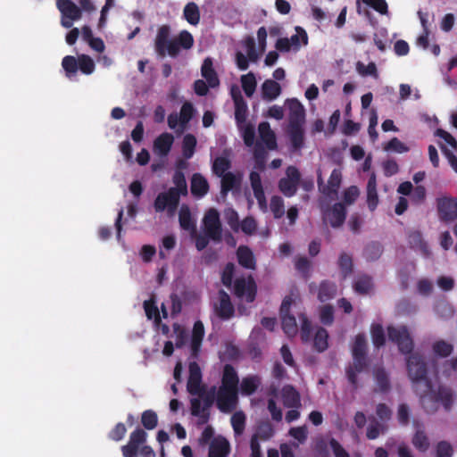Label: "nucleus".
Wrapping results in <instances>:
<instances>
[{"label": "nucleus", "mask_w": 457, "mask_h": 457, "mask_svg": "<svg viewBox=\"0 0 457 457\" xmlns=\"http://www.w3.org/2000/svg\"><path fill=\"white\" fill-rule=\"evenodd\" d=\"M261 384V379L258 376H248L242 379L240 389L241 393L245 395H253Z\"/></svg>", "instance_id": "obj_38"}, {"label": "nucleus", "mask_w": 457, "mask_h": 457, "mask_svg": "<svg viewBox=\"0 0 457 457\" xmlns=\"http://www.w3.org/2000/svg\"><path fill=\"white\" fill-rule=\"evenodd\" d=\"M367 204L371 212H373L378 204L377 179L374 173L370 176L367 183Z\"/></svg>", "instance_id": "obj_29"}, {"label": "nucleus", "mask_w": 457, "mask_h": 457, "mask_svg": "<svg viewBox=\"0 0 457 457\" xmlns=\"http://www.w3.org/2000/svg\"><path fill=\"white\" fill-rule=\"evenodd\" d=\"M437 212L441 220L448 222L457 219V198L444 196L437 199Z\"/></svg>", "instance_id": "obj_16"}, {"label": "nucleus", "mask_w": 457, "mask_h": 457, "mask_svg": "<svg viewBox=\"0 0 457 457\" xmlns=\"http://www.w3.org/2000/svg\"><path fill=\"white\" fill-rule=\"evenodd\" d=\"M320 320L325 326H330L334 322V308L330 304H325L320 308Z\"/></svg>", "instance_id": "obj_55"}, {"label": "nucleus", "mask_w": 457, "mask_h": 457, "mask_svg": "<svg viewBox=\"0 0 457 457\" xmlns=\"http://www.w3.org/2000/svg\"><path fill=\"white\" fill-rule=\"evenodd\" d=\"M356 70L361 76H372L378 78V70L374 62H370L368 65L363 64L361 62H358L356 64Z\"/></svg>", "instance_id": "obj_62"}, {"label": "nucleus", "mask_w": 457, "mask_h": 457, "mask_svg": "<svg viewBox=\"0 0 457 457\" xmlns=\"http://www.w3.org/2000/svg\"><path fill=\"white\" fill-rule=\"evenodd\" d=\"M346 208L343 203H336L330 208L323 211V220L334 228H340L346 218Z\"/></svg>", "instance_id": "obj_17"}, {"label": "nucleus", "mask_w": 457, "mask_h": 457, "mask_svg": "<svg viewBox=\"0 0 457 457\" xmlns=\"http://www.w3.org/2000/svg\"><path fill=\"white\" fill-rule=\"evenodd\" d=\"M238 383L239 378L235 368L231 364H225L223 368L220 386L238 388Z\"/></svg>", "instance_id": "obj_33"}, {"label": "nucleus", "mask_w": 457, "mask_h": 457, "mask_svg": "<svg viewBox=\"0 0 457 457\" xmlns=\"http://www.w3.org/2000/svg\"><path fill=\"white\" fill-rule=\"evenodd\" d=\"M233 293L238 298H245L247 303H253L257 294V285L252 275L246 278L244 277L237 278L234 281Z\"/></svg>", "instance_id": "obj_7"}, {"label": "nucleus", "mask_w": 457, "mask_h": 457, "mask_svg": "<svg viewBox=\"0 0 457 457\" xmlns=\"http://www.w3.org/2000/svg\"><path fill=\"white\" fill-rule=\"evenodd\" d=\"M242 88L247 97H251L255 92L257 82L253 72L241 76Z\"/></svg>", "instance_id": "obj_45"}, {"label": "nucleus", "mask_w": 457, "mask_h": 457, "mask_svg": "<svg viewBox=\"0 0 457 457\" xmlns=\"http://www.w3.org/2000/svg\"><path fill=\"white\" fill-rule=\"evenodd\" d=\"M147 433L141 428H136L129 435V439L127 445L121 446V453L123 457H137L138 451L146 442Z\"/></svg>", "instance_id": "obj_13"}, {"label": "nucleus", "mask_w": 457, "mask_h": 457, "mask_svg": "<svg viewBox=\"0 0 457 457\" xmlns=\"http://www.w3.org/2000/svg\"><path fill=\"white\" fill-rule=\"evenodd\" d=\"M281 94L280 85L273 79H266L262 85V97L265 101H273Z\"/></svg>", "instance_id": "obj_27"}, {"label": "nucleus", "mask_w": 457, "mask_h": 457, "mask_svg": "<svg viewBox=\"0 0 457 457\" xmlns=\"http://www.w3.org/2000/svg\"><path fill=\"white\" fill-rule=\"evenodd\" d=\"M201 74L205 79L210 87H216L220 85V79L213 68L212 60L207 57L204 60L201 67Z\"/></svg>", "instance_id": "obj_22"}, {"label": "nucleus", "mask_w": 457, "mask_h": 457, "mask_svg": "<svg viewBox=\"0 0 457 457\" xmlns=\"http://www.w3.org/2000/svg\"><path fill=\"white\" fill-rule=\"evenodd\" d=\"M328 333L326 328L319 327L313 337V347L319 353H323L328 347Z\"/></svg>", "instance_id": "obj_35"}, {"label": "nucleus", "mask_w": 457, "mask_h": 457, "mask_svg": "<svg viewBox=\"0 0 457 457\" xmlns=\"http://www.w3.org/2000/svg\"><path fill=\"white\" fill-rule=\"evenodd\" d=\"M436 457H452L453 453V447L446 441H440L436 447Z\"/></svg>", "instance_id": "obj_64"}, {"label": "nucleus", "mask_w": 457, "mask_h": 457, "mask_svg": "<svg viewBox=\"0 0 457 457\" xmlns=\"http://www.w3.org/2000/svg\"><path fill=\"white\" fill-rule=\"evenodd\" d=\"M56 4L62 13L61 23L64 28H71L74 21L80 19L81 10L74 2H56Z\"/></svg>", "instance_id": "obj_15"}, {"label": "nucleus", "mask_w": 457, "mask_h": 457, "mask_svg": "<svg viewBox=\"0 0 457 457\" xmlns=\"http://www.w3.org/2000/svg\"><path fill=\"white\" fill-rule=\"evenodd\" d=\"M95 62L93 59L86 54H81L78 57V69L86 75H89L95 71Z\"/></svg>", "instance_id": "obj_52"}, {"label": "nucleus", "mask_w": 457, "mask_h": 457, "mask_svg": "<svg viewBox=\"0 0 457 457\" xmlns=\"http://www.w3.org/2000/svg\"><path fill=\"white\" fill-rule=\"evenodd\" d=\"M190 399V412L194 417L199 418L198 423L203 425L208 422L210 419V409L213 405L217 398L216 386H212L209 390L203 389L200 395H195Z\"/></svg>", "instance_id": "obj_4"}, {"label": "nucleus", "mask_w": 457, "mask_h": 457, "mask_svg": "<svg viewBox=\"0 0 457 457\" xmlns=\"http://www.w3.org/2000/svg\"><path fill=\"white\" fill-rule=\"evenodd\" d=\"M408 243L411 248L424 251L427 247L420 231H412L408 236Z\"/></svg>", "instance_id": "obj_60"}, {"label": "nucleus", "mask_w": 457, "mask_h": 457, "mask_svg": "<svg viewBox=\"0 0 457 457\" xmlns=\"http://www.w3.org/2000/svg\"><path fill=\"white\" fill-rule=\"evenodd\" d=\"M183 16L191 25H197L200 21V10L195 2H188L184 7Z\"/></svg>", "instance_id": "obj_37"}, {"label": "nucleus", "mask_w": 457, "mask_h": 457, "mask_svg": "<svg viewBox=\"0 0 457 457\" xmlns=\"http://www.w3.org/2000/svg\"><path fill=\"white\" fill-rule=\"evenodd\" d=\"M412 445L420 452H426L429 447V441L423 430H417L412 437Z\"/></svg>", "instance_id": "obj_50"}, {"label": "nucleus", "mask_w": 457, "mask_h": 457, "mask_svg": "<svg viewBox=\"0 0 457 457\" xmlns=\"http://www.w3.org/2000/svg\"><path fill=\"white\" fill-rule=\"evenodd\" d=\"M270 211L273 213L275 219H280L285 214V204L282 197L278 195H273L270 199Z\"/></svg>", "instance_id": "obj_53"}, {"label": "nucleus", "mask_w": 457, "mask_h": 457, "mask_svg": "<svg viewBox=\"0 0 457 457\" xmlns=\"http://www.w3.org/2000/svg\"><path fill=\"white\" fill-rule=\"evenodd\" d=\"M250 184L253 195L258 202V205L262 212L267 211V199L262 184L261 175L257 171H251L249 175Z\"/></svg>", "instance_id": "obj_19"}, {"label": "nucleus", "mask_w": 457, "mask_h": 457, "mask_svg": "<svg viewBox=\"0 0 457 457\" xmlns=\"http://www.w3.org/2000/svg\"><path fill=\"white\" fill-rule=\"evenodd\" d=\"M189 376L187 383V390L191 395H200L206 387L202 382V371L197 362L189 363Z\"/></svg>", "instance_id": "obj_18"}, {"label": "nucleus", "mask_w": 457, "mask_h": 457, "mask_svg": "<svg viewBox=\"0 0 457 457\" xmlns=\"http://www.w3.org/2000/svg\"><path fill=\"white\" fill-rule=\"evenodd\" d=\"M176 189H168L166 192L160 193L154 203V208L156 212H162L167 210L168 214L173 215L179 204V198L175 192Z\"/></svg>", "instance_id": "obj_11"}, {"label": "nucleus", "mask_w": 457, "mask_h": 457, "mask_svg": "<svg viewBox=\"0 0 457 457\" xmlns=\"http://www.w3.org/2000/svg\"><path fill=\"white\" fill-rule=\"evenodd\" d=\"M289 109L287 133L294 150H300L305 140V110L303 105L295 98L287 100Z\"/></svg>", "instance_id": "obj_3"}, {"label": "nucleus", "mask_w": 457, "mask_h": 457, "mask_svg": "<svg viewBox=\"0 0 457 457\" xmlns=\"http://www.w3.org/2000/svg\"><path fill=\"white\" fill-rule=\"evenodd\" d=\"M338 267L344 278H346L353 272V259L346 253H342L338 259Z\"/></svg>", "instance_id": "obj_47"}, {"label": "nucleus", "mask_w": 457, "mask_h": 457, "mask_svg": "<svg viewBox=\"0 0 457 457\" xmlns=\"http://www.w3.org/2000/svg\"><path fill=\"white\" fill-rule=\"evenodd\" d=\"M235 103V119L238 126L245 123L247 118V104L243 96L238 95H232Z\"/></svg>", "instance_id": "obj_31"}, {"label": "nucleus", "mask_w": 457, "mask_h": 457, "mask_svg": "<svg viewBox=\"0 0 457 457\" xmlns=\"http://www.w3.org/2000/svg\"><path fill=\"white\" fill-rule=\"evenodd\" d=\"M230 167L231 162L229 159L224 156H218L215 158L213 162L212 170L214 174H216L218 177H221L222 175L228 172Z\"/></svg>", "instance_id": "obj_48"}, {"label": "nucleus", "mask_w": 457, "mask_h": 457, "mask_svg": "<svg viewBox=\"0 0 457 457\" xmlns=\"http://www.w3.org/2000/svg\"><path fill=\"white\" fill-rule=\"evenodd\" d=\"M231 426L236 435H241L245 430V415L243 411H237L231 417Z\"/></svg>", "instance_id": "obj_54"}, {"label": "nucleus", "mask_w": 457, "mask_h": 457, "mask_svg": "<svg viewBox=\"0 0 457 457\" xmlns=\"http://www.w3.org/2000/svg\"><path fill=\"white\" fill-rule=\"evenodd\" d=\"M172 180L173 183L175 184V187H170V189H176L175 192L177 193L179 198L180 197V195H187V185L183 171L175 170Z\"/></svg>", "instance_id": "obj_44"}, {"label": "nucleus", "mask_w": 457, "mask_h": 457, "mask_svg": "<svg viewBox=\"0 0 457 457\" xmlns=\"http://www.w3.org/2000/svg\"><path fill=\"white\" fill-rule=\"evenodd\" d=\"M353 355H367V343L364 335L358 334L355 337L354 344L353 346Z\"/></svg>", "instance_id": "obj_59"}, {"label": "nucleus", "mask_w": 457, "mask_h": 457, "mask_svg": "<svg viewBox=\"0 0 457 457\" xmlns=\"http://www.w3.org/2000/svg\"><path fill=\"white\" fill-rule=\"evenodd\" d=\"M234 274L235 264L233 262H228L221 272V282L226 287L230 288L232 287L234 283Z\"/></svg>", "instance_id": "obj_56"}, {"label": "nucleus", "mask_w": 457, "mask_h": 457, "mask_svg": "<svg viewBox=\"0 0 457 457\" xmlns=\"http://www.w3.org/2000/svg\"><path fill=\"white\" fill-rule=\"evenodd\" d=\"M141 423L147 430L155 428L158 425V417L154 411L146 410L141 415Z\"/></svg>", "instance_id": "obj_49"}, {"label": "nucleus", "mask_w": 457, "mask_h": 457, "mask_svg": "<svg viewBox=\"0 0 457 457\" xmlns=\"http://www.w3.org/2000/svg\"><path fill=\"white\" fill-rule=\"evenodd\" d=\"M453 345L444 340L436 341L433 345L434 353L440 357L449 356L453 353Z\"/></svg>", "instance_id": "obj_58"}, {"label": "nucleus", "mask_w": 457, "mask_h": 457, "mask_svg": "<svg viewBox=\"0 0 457 457\" xmlns=\"http://www.w3.org/2000/svg\"><path fill=\"white\" fill-rule=\"evenodd\" d=\"M144 310L148 320H154V322L159 325L161 323V316L158 307L155 304L154 297L144 302Z\"/></svg>", "instance_id": "obj_46"}, {"label": "nucleus", "mask_w": 457, "mask_h": 457, "mask_svg": "<svg viewBox=\"0 0 457 457\" xmlns=\"http://www.w3.org/2000/svg\"><path fill=\"white\" fill-rule=\"evenodd\" d=\"M261 140L265 144L269 150H275L278 147L277 139L274 131L270 129L268 122H261L258 126Z\"/></svg>", "instance_id": "obj_24"}, {"label": "nucleus", "mask_w": 457, "mask_h": 457, "mask_svg": "<svg viewBox=\"0 0 457 457\" xmlns=\"http://www.w3.org/2000/svg\"><path fill=\"white\" fill-rule=\"evenodd\" d=\"M62 66L65 71L67 76L71 78L75 75L78 71V59L74 56L67 55L62 61Z\"/></svg>", "instance_id": "obj_57"}, {"label": "nucleus", "mask_w": 457, "mask_h": 457, "mask_svg": "<svg viewBox=\"0 0 457 457\" xmlns=\"http://www.w3.org/2000/svg\"><path fill=\"white\" fill-rule=\"evenodd\" d=\"M383 253V246L378 242H370L363 249V257L367 262H375Z\"/></svg>", "instance_id": "obj_36"}, {"label": "nucleus", "mask_w": 457, "mask_h": 457, "mask_svg": "<svg viewBox=\"0 0 457 457\" xmlns=\"http://www.w3.org/2000/svg\"><path fill=\"white\" fill-rule=\"evenodd\" d=\"M207 179L200 173H195L191 179V194L195 197H203L208 193Z\"/></svg>", "instance_id": "obj_25"}, {"label": "nucleus", "mask_w": 457, "mask_h": 457, "mask_svg": "<svg viewBox=\"0 0 457 457\" xmlns=\"http://www.w3.org/2000/svg\"><path fill=\"white\" fill-rule=\"evenodd\" d=\"M174 142L172 134L164 132L158 136L154 141V153L161 157H165L170 152Z\"/></svg>", "instance_id": "obj_20"}, {"label": "nucleus", "mask_w": 457, "mask_h": 457, "mask_svg": "<svg viewBox=\"0 0 457 457\" xmlns=\"http://www.w3.org/2000/svg\"><path fill=\"white\" fill-rule=\"evenodd\" d=\"M236 254L237 262L240 266L246 270L256 269V259L249 246L239 245L237 249Z\"/></svg>", "instance_id": "obj_21"}, {"label": "nucleus", "mask_w": 457, "mask_h": 457, "mask_svg": "<svg viewBox=\"0 0 457 457\" xmlns=\"http://www.w3.org/2000/svg\"><path fill=\"white\" fill-rule=\"evenodd\" d=\"M337 295V285L334 282L324 280L320 284L318 299L324 303L333 299Z\"/></svg>", "instance_id": "obj_34"}, {"label": "nucleus", "mask_w": 457, "mask_h": 457, "mask_svg": "<svg viewBox=\"0 0 457 457\" xmlns=\"http://www.w3.org/2000/svg\"><path fill=\"white\" fill-rule=\"evenodd\" d=\"M283 404L287 408H298L301 405L300 395L292 386H285L281 392Z\"/></svg>", "instance_id": "obj_28"}, {"label": "nucleus", "mask_w": 457, "mask_h": 457, "mask_svg": "<svg viewBox=\"0 0 457 457\" xmlns=\"http://www.w3.org/2000/svg\"><path fill=\"white\" fill-rule=\"evenodd\" d=\"M194 42L192 34L187 30H182L176 37L170 38V27L164 24L159 27L157 30L154 39V50L161 57L168 54L175 58L179 54L180 49H191Z\"/></svg>", "instance_id": "obj_2"}, {"label": "nucleus", "mask_w": 457, "mask_h": 457, "mask_svg": "<svg viewBox=\"0 0 457 457\" xmlns=\"http://www.w3.org/2000/svg\"><path fill=\"white\" fill-rule=\"evenodd\" d=\"M295 31L296 34L292 35L289 40L292 44V46H294L295 50H298L300 48V38L302 39L303 45L306 46L308 44V35L306 31L301 27H296Z\"/></svg>", "instance_id": "obj_61"}, {"label": "nucleus", "mask_w": 457, "mask_h": 457, "mask_svg": "<svg viewBox=\"0 0 457 457\" xmlns=\"http://www.w3.org/2000/svg\"><path fill=\"white\" fill-rule=\"evenodd\" d=\"M230 445L225 437H218L210 443L209 457H228Z\"/></svg>", "instance_id": "obj_23"}, {"label": "nucleus", "mask_w": 457, "mask_h": 457, "mask_svg": "<svg viewBox=\"0 0 457 457\" xmlns=\"http://www.w3.org/2000/svg\"><path fill=\"white\" fill-rule=\"evenodd\" d=\"M372 287V278L366 274L359 276L353 283L354 291L361 295L368 294Z\"/></svg>", "instance_id": "obj_41"}, {"label": "nucleus", "mask_w": 457, "mask_h": 457, "mask_svg": "<svg viewBox=\"0 0 457 457\" xmlns=\"http://www.w3.org/2000/svg\"><path fill=\"white\" fill-rule=\"evenodd\" d=\"M225 219L230 228L235 232H238L239 217L237 211L232 208L227 209L225 211Z\"/></svg>", "instance_id": "obj_63"}, {"label": "nucleus", "mask_w": 457, "mask_h": 457, "mask_svg": "<svg viewBox=\"0 0 457 457\" xmlns=\"http://www.w3.org/2000/svg\"><path fill=\"white\" fill-rule=\"evenodd\" d=\"M212 308L216 316L222 320H230L235 315V307L230 296L223 289L218 291L217 300L213 302Z\"/></svg>", "instance_id": "obj_12"}, {"label": "nucleus", "mask_w": 457, "mask_h": 457, "mask_svg": "<svg viewBox=\"0 0 457 457\" xmlns=\"http://www.w3.org/2000/svg\"><path fill=\"white\" fill-rule=\"evenodd\" d=\"M377 389L375 391L379 393H386L391 388L389 376L384 368H376L373 371Z\"/></svg>", "instance_id": "obj_30"}, {"label": "nucleus", "mask_w": 457, "mask_h": 457, "mask_svg": "<svg viewBox=\"0 0 457 457\" xmlns=\"http://www.w3.org/2000/svg\"><path fill=\"white\" fill-rule=\"evenodd\" d=\"M196 144V137L193 134L184 136L182 140V154L186 160L190 159L194 155Z\"/></svg>", "instance_id": "obj_42"}, {"label": "nucleus", "mask_w": 457, "mask_h": 457, "mask_svg": "<svg viewBox=\"0 0 457 457\" xmlns=\"http://www.w3.org/2000/svg\"><path fill=\"white\" fill-rule=\"evenodd\" d=\"M179 221L181 228L192 230L196 233L195 225L192 220L190 210L187 206H182L179 213Z\"/></svg>", "instance_id": "obj_40"}, {"label": "nucleus", "mask_w": 457, "mask_h": 457, "mask_svg": "<svg viewBox=\"0 0 457 457\" xmlns=\"http://www.w3.org/2000/svg\"><path fill=\"white\" fill-rule=\"evenodd\" d=\"M387 335L390 341L395 343L399 351L403 354H409L413 350V341L405 326L395 328L387 327Z\"/></svg>", "instance_id": "obj_6"}, {"label": "nucleus", "mask_w": 457, "mask_h": 457, "mask_svg": "<svg viewBox=\"0 0 457 457\" xmlns=\"http://www.w3.org/2000/svg\"><path fill=\"white\" fill-rule=\"evenodd\" d=\"M204 337V327L201 320L195 322L191 337V350L192 353L196 355L200 350L203 339Z\"/></svg>", "instance_id": "obj_32"}, {"label": "nucleus", "mask_w": 457, "mask_h": 457, "mask_svg": "<svg viewBox=\"0 0 457 457\" xmlns=\"http://www.w3.org/2000/svg\"><path fill=\"white\" fill-rule=\"evenodd\" d=\"M240 177H237L234 173L228 171L221 176L220 195L223 197H226L229 191L233 190L234 188H238L240 187Z\"/></svg>", "instance_id": "obj_26"}, {"label": "nucleus", "mask_w": 457, "mask_h": 457, "mask_svg": "<svg viewBox=\"0 0 457 457\" xmlns=\"http://www.w3.org/2000/svg\"><path fill=\"white\" fill-rule=\"evenodd\" d=\"M299 319L301 320L300 327V337L303 343H308L311 341L312 337V326L311 320L308 319L305 313H301L299 315Z\"/></svg>", "instance_id": "obj_43"}, {"label": "nucleus", "mask_w": 457, "mask_h": 457, "mask_svg": "<svg viewBox=\"0 0 457 457\" xmlns=\"http://www.w3.org/2000/svg\"><path fill=\"white\" fill-rule=\"evenodd\" d=\"M341 182L342 173L339 169H334L332 170L327 185L324 184L321 172H318L317 183L319 190L328 197L337 195Z\"/></svg>", "instance_id": "obj_14"}, {"label": "nucleus", "mask_w": 457, "mask_h": 457, "mask_svg": "<svg viewBox=\"0 0 457 457\" xmlns=\"http://www.w3.org/2000/svg\"><path fill=\"white\" fill-rule=\"evenodd\" d=\"M204 231L211 240L220 243L222 240V226L220 214L214 208L210 209L203 220Z\"/></svg>", "instance_id": "obj_5"}, {"label": "nucleus", "mask_w": 457, "mask_h": 457, "mask_svg": "<svg viewBox=\"0 0 457 457\" xmlns=\"http://www.w3.org/2000/svg\"><path fill=\"white\" fill-rule=\"evenodd\" d=\"M195 113V109L192 103L190 102H185L179 112V124L181 127V129H185L188 122L193 119Z\"/></svg>", "instance_id": "obj_39"}, {"label": "nucleus", "mask_w": 457, "mask_h": 457, "mask_svg": "<svg viewBox=\"0 0 457 457\" xmlns=\"http://www.w3.org/2000/svg\"><path fill=\"white\" fill-rule=\"evenodd\" d=\"M407 371L414 391L427 412L436 411V404L438 403L443 404L445 411L451 410L453 402L452 389L439 386L436 391L433 390L432 382L427 376V364L421 355L412 353L407 358Z\"/></svg>", "instance_id": "obj_1"}, {"label": "nucleus", "mask_w": 457, "mask_h": 457, "mask_svg": "<svg viewBox=\"0 0 457 457\" xmlns=\"http://www.w3.org/2000/svg\"><path fill=\"white\" fill-rule=\"evenodd\" d=\"M371 338L375 347L379 348L386 343V336L383 327L380 324H374L371 327Z\"/></svg>", "instance_id": "obj_51"}, {"label": "nucleus", "mask_w": 457, "mask_h": 457, "mask_svg": "<svg viewBox=\"0 0 457 457\" xmlns=\"http://www.w3.org/2000/svg\"><path fill=\"white\" fill-rule=\"evenodd\" d=\"M301 174L295 166H288L286 170V177L279 179L278 187L279 191L287 197H292L296 194Z\"/></svg>", "instance_id": "obj_8"}, {"label": "nucleus", "mask_w": 457, "mask_h": 457, "mask_svg": "<svg viewBox=\"0 0 457 457\" xmlns=\"http://www.w3.org/2000/svg\"><path fill=\"white\" fill-rule=\"evenodd\" d=\"M293 300L290 296H286L280 306V318L282 329L288 337H294L298 332L295 317L290 314V307Z\"/></svg>", "instance_id": "obj_10"}, {"label": "nucleus", "mask_w": 457, "mask_h": 457, "mask_svg": "<svg viewBox=\"0 0 457 457\" xmlns=\"http://www.w3.org/2000/svg\"><path fill=\"white\" fill-rule=\"evenodd\" d=\"M238 388L220 386L217 390L216 405L222 412L232 411L237 403Z\"/></svg>", "instance_id": "obj_9"}]
</instances>
